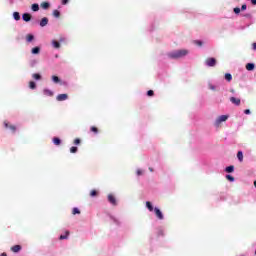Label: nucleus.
<instances>
[{"mask_svg": "<svg viewBox=\"0 0 256 256\" xmlns=\"http://www.w3.org/2000/svg\"><path fill=\"white\" fill-rule=\"evenodd\" d=\"M226 173H233V171H235V166L231 165L226 167L225 169Z\"/></svg>", "mask_w": 256, "mask_h": 256, "instance_id": "nucleus-16", "label": "nucleus"}, {"mask_svg": "<svg viewBox=\"0 0 256 256\" xmlns=\"http://www.w3.org/2000/svg\"><path fill=\"white\" fill-rule=\"evenodd\" d=\"M4 126L6 127V129H11V131H13V133H15V131H17V127H15V125H11L7 122H4Z\"/></svg>", "mask_w": 256, "mask_h": 256, "instance_id": "nucleus-7", "label": "nucleus"}, {"mask_svg": "<svg viewBox=\"0 0 256 256\" xmlns=\"http://www.w3.org/2000/svg\"><path fill=\"white\" fill-rule=\"evenodd\" d=\"M69 3V0H62V5H67Z\"/></svg>", "mask_w": 256, "mask_h": 256, "instance_id": "nucleus-41", "label": "nucleus"}, {"mask_svg": "<svg viewBox=\"0 0 256 256\" xmlns=\"http://www.w3.org/2000/svg\"><path fill=\"white\" fill-rule=\"evenodd\" d=\"M22 19H23V21H25L26 23H29V21H31V14H29V13H24V14L22 15Z\"/></svg>", "mask_w": 256, "mask_h": 256, "instance_id": "nucleus-8", "label": "nucleus"}, {"mask_svg": "<svg viewBox=\"0 0 256 256\" xmlns=\"http://www.w3.org/2000/svg\"><path fill=\"white\" fill-rule=\"evenodd\" d=\"M97 195H99V192H97V190H91L90 197H97Z\"/></svg>", "mask_w": 256, "mask_h": 256, "instance_id": "nucleus-23", "label": "nucleus"}, {"mask_svg": "<svg viewBox=\"0 0 256 256\" xmlns=\"http://www.w3.org/2000/svg\"><path fill=\"white\" fill-rule=\"evenodd\" d=\"M32 77H33V79H35L36 81H39V80L41 79V75H40V74H37V73L33 74Z\"/></svg>", "mask_w": 256, "mask_h": 256, "instance_id": "nucleus-28", "label": "nucleus"}, {"mask_svg": "<svg viewBox=\"0 0 256 256\" xmlns=\"http://www.w3.org/2000/svg\"><path fill=\"white\" fill-rule=\"evenodd\" d=\"M0 256H7V253H2Z\"/></svg>", "mask_w": 256, "mask_h": 256, "instance_id": "nucleus-45", "label": "nucleus"}, {"mask_svg": "<svg viewBox=\"0 0 256 256\" xmlns=\"http://www.w3.org/2000/svg\"><path fill=\"white\" fill-rule=\"evenodd\" d=\"M137 175H143V172L141 170H137Z\"/></svg>", "mask_w": 256, "mask_h": 256, "instance_id": "nucleus-43", "label": "nucleus"}, {"mask_svg": "<svg viewBox=\"0 0 256 256\" xmlns=\"http://www.w3.org/2000/svg\"><path fill=\"white\" fill-rule=\"evenodd\" d=\"M146 207L150 212L155 211V208H153V204H151V202L149 201L146 202Z\"/></svg>", "mask_w": 256, "mask_h": 256, "instance_id": "nucleus-14", "label": "nucleus"}, {"mask_svg": "<svg viewBox=\"0 0 256 256\" xmlns=\"http://www.w3.org/2000/svg\"><path fill=\"white\" fill-rule=\"evenodd\" d=\"M246 69L247 71H253V69H255V64L253 63L246 64Z\"/></svg>", "mask_w": 256, "mask_h": 256, "instance_id": "nucleus-15", "label": "nucleus"}, {"mask_svg": "<svg viewBox=\"0 0 256 256\" xmlns=\"http://www.w3.org/2000/svg\"><path fill=\"white\" fill-rule=\"evenodd\" d=\"M205 63L207 67H215V65H217V60L215 58H207Z\"/></svg>", "mask_w": 256, "mask_h": 256, "instance_id": "nucleus-3", "label": "nucleus"}, {"mask_svg": "<svg viewBox=\"0 0 256 256\" xmlns=\"http://www.w3.org/2000/svg\"><path fill=\"white\" fill-rule=\"evenodd\" d=\"M228 118H229L228 116H225V121H227Z\"/></svg>", "mask_w": 256, "mask_h": 256, "instance_id": "nucleus-47", "label": "nucleus"}, {"mask_svg": "<svg viewBox=\"0 0 256 256\" xmlns=\"http://www.w3.org/2000/svg\"><path fill=\"white\" fill-rule=\"evenodd\" d=\"M226 179L228 181H230L231 183H233V181H235V177H233L232 175H226Z\"/></svg>", "mask_w": 256, "mask_h": 256, "instance_id": "nucleus-26", "label": "nucleus"}, {"mask_svg": "<svg viewBox=\"0 0 256 256\" xmlns=\"http://www.w3.org/2000/svg\"><path fill=\"white\" fill-rule=\"evenodd\" d=\"M72 215H81V211L79 210V208H73Z\"/></svg>", "mask_w": 256, "mask_h": 256, "instance_id": "nucleus-21", "label": "nucleus"}, {"mask_svg": "<svg viewBox=\"0 0 256 256\" xmlns=\"http://www.w3.org/2000/svg\"><path fill=\"white\" fill-rule=\"evenodd\" d=\"M244 113H245V115H251V110L246 109V110H244Z\"/></svg>", "mask_w": 256, "mask_h": 256, "instance_id": "nucleus-40", "label": "nucleus"}, {"mask_svg": "<svg viewBox=\"0 0 256 256\" xmlns=\"http://www.w3.org/2000/svg\"><path fill=\"white\" fill-rule=\"evenodd\" d=\"M39 53H41V48H39V47L32 48L33 55H39Z\"/></svg>", "mask_w": 256, "mask_h": 256, "instance_id": "nucleus-12", "label": "nucleus"}, {"mask_svg": "<svg viewBox=\"0 0 256 256\" xmlns=\"http://www.w3.org/2000/svg\"><path fill=\"white\" fill-rule=\"evenodd\" d=\"M225 79H226V81H231V79H233V76L229 73H226L225 74Z\"/></svg>", "mask_w": 256, "mask_h": 256, "instance_id": "nucleus-29", "label": "nucleus"}, {"mask_svg": "<svg viewBox=\"0 0 256 256\" xmlns=\"http://www.w3.org/2000/svg\"><path fill=\"white\" fill-rule=\"evenodd\" d=\"M33 39H35V36H33V34H28V35L26 36V41H27L28 43H31V41H33Z\"/></svg>", "mask_w": 256, "mask_h": 256, "instance_id": "nucleus-20", "label": "nucleus"}, {"mask_svg": "<svg viewBox=\"0 0 256 256\" xmlns=\"http://www.w3.org/2000/svg\"><path fill=\"white\" fill-rule=\"evenodd\" d=\"M154 212H155L157 219H160V220L164 219L163 212H161V210L159 208H157V207L154 208Z\"/></svg>", "mask_w": 256, "mask_h": 256, "instance_id": "nucleus-5", "label": "nucleus"}, {"mask_svg": "<svg viewBox=\"0 0 256 256\" xmlns=\"http://www.w3.org/2000/svg\"><path fill=\"white\" fill-rule=\"evenodd\" d=\"M53 15H54V17L59 18V17H61V12H59V10H54Z\"/></svg>", "mask_w": 256, "mask_h": 256, "instance_id": "nucleus-25", "label": "nucleus"}, {"mask_svg": "<svg viewBox=\"0 0 256 256\" xmlns=\"http://www.w3.org/2000/svg\"><path fill=\"white\" fill-rule=\"evenodd\" d=\"M222 123H225V115H221L218 117L214 123L216 129H219V127H222Z\"/></svg>", "mask_w": 256, "mask_h": 256, "instance_id": "nucleus-2", "label": "nucleus"}, {"mask_svg": "<svg viewBox=\"0 0 256 256\" xmlns=\"http://www.w3.org/2000/svg\"><path fill=\"white\" fill-rule=\"evenodd\" d=\"M210 89L215 90V87L213 85H210Z\"/></svg>", "mask_w": 256, "mask_h": 256, "instance_id": "nucleus-44", "label": "nucleus"}, {"mask_svg": "<svg viewBox=\"0 0 256 256\" xmlns=\"http://www.w3.org/2000/svg\"><path fill=\"white\" fill-rule=\"evenodd\" d=\"M48 23H49V19L47 17H44L40 21V27H46V25H48Z\"/></svg>", "mask_w": 256, "mask_h": 256, "instance_id": "nucleus-9", "label": "nucleus"}, {"mask_svg": "<svg viewBox=\"0 0 256 256\" xmlns=\"http://www.w3.org/2000/svg\"><path fill=\"white\" fill-rule=\"evenodd\" d=\"M74 145H81V139L76 138L73 142Z\"/></svg>", "mask_w": 256, "mask_h": 256, "instance_id": "nucleus-36", "label": "nucleus"}, {"mask_svg": "<svg viewBox=\"0 0 256 256\" xmlns=\"http://www.w3.org/2000/svg\"><path fill=\"white\" fill-rule=\"evenodd\" d=\"M247 9V4H243L242 6H241V11H245Z\"/></svg>", "mask_w": 256, "mask_h": 256, "instance_id": "nucleus-39", "label": "nucleus"}, {"mask_svg": "<svg viewBox=\"0 0 256 256\" xmlns=\"http://www.w3.org/2000/svg\"><path fill=\"white\" fill-rule=\"evenodd\" d=\"M32 11H39V4H32Z\"/></svg>", "mask_w": 256, "mask_h": 256, "instance_id": "nucleus-30", "label": "nucleus"}, {"mask_svg": "<svg viewBox=\"0 0 256 256\" xmlns=\"http://www.w3.org/2000/svg\"><path fill=\"white\" fill-rule=\"evenodd\" d=\"M53 143H54V145H61V139H59L57 137H54L53 138Z\"/></svg>", "mask_w": 256, "mask_h": 256, "instance_id": "nucleus-22", "label": "nucleus"}, {"mask_svg": "<svg viewBox=\"0 0 256 256\" xmlns=\"http://www.w3.org/2000/svg\"><path fill=\"white\" fill-rule=\"evenodd\" d=\"M252 49H253L254 51H256V42H254V43L252 44Z\"/></svg>", "mask_w": 256, "mask_h": 256, "instance_id": "nucleus-42", "label": "nucleus"}, {"mask_svg": "<svg viewBox=\"0 0 256 256\" xmlns=\"http://www.w3.org/2000/svg\"><path fill=\"white\" fill-rule=\"evenodd\" d=\"M41 8H42V9H49V3H48V2H43V3L41 4Z\"/></svg>", "mask_w": 256, "mask_h": 256, "instance_id": "nucleus-27", "label": "nucleus"}, {"mask_svg": "<svg viewBox=\"0 0 256 256\" xmlns=\"http://www.w3.org/2000/svg\"><path fill=\"white\" fill-rule=\"evenodd\" d=\"M147 95H148V97H153V95H155V92L153 90H149L147 92Z\"/></svg>", "mask_w": 256, "mask_h": 256, "instance_id": "nucleus-37", "label": "nucleus"}, {"mask_svg": "<svg viewBox=\"0 0 256 256\" xmlns=\"http://www.w3.org/2000/svg\"><path fill=\"white\" fill-rule=\"evenodd\" d=\"M13 17H14L15 21H20L21 20V15L19 14V12H14Z\"/></svg>", "mask_w": 256, "mask_h": 256, "instance_id": "nucleus-19", "label": "nucleus"}, {"mask_svg": "<svg viewBox=\"0 0 256 256\" xmlns=\"http://www.w3.org/2000/svg\"><path fill=\"white\" fill-rule=\"evenodd\" d=\"M108 201L111 205L117 206V198L113 194L108 195Z\"/></svg>", "mask_w": 256, "mask_h": 256, "instance_id": "nucleus-4", "label": "nucleus"}, {"mask_svg": "<svg viewBox=\"0 0 256 256\" xmlns=\"http://www.w3.org/2000/svg\"><path fill=\"white\" fill-rule=\"evenodd\" d=\"M11 251L13 253H19V251H21V245H14L11 247Z\"/></svg>", "mask_w": 256, "mask_h": 256, "instance_id": "nucleus-11", "label": "nucleus"}, {"mask_svg": "<svg viewBox=\"0 0 256 256\" xmlns=\"http://www.w3.org/2000/svg\"><path fill=\"white\" fill-rule=\"evenodd\" d=\"M68 99H69V95H67V94H59L56 97L57 101H67Z\"/></svg>", "mask_w": 256, "mask_h": 256, "instance_id": "nucleus-6", "label": "nucleus"}, {"mask_svg": "<svg viewBox=\"0 0 256 256\" xmlns=\"http://www.w3.org/2000/svg\"><path fill=\"white\" fill-rule=\"evenodd\" d=\"M231 103H233L234 105H241V99L239 98H235V97H231L230 98Z\"/></svg>", "mask_w": 256, "mask_h": 256, "instance_id": "nucleus-10", "label": "nucleus"}, {"mask_svg": "<svg viewBox=\"0 0 256 256\" xmlns=\"http://www.w3.org/2000/svg\"><path fill=\"white\" fill-rule=\"evenodd\" d=\"M78 150H79V149L77 148V146H72V147L70 148V153H77Z\"/></svg>", "mask_w": 256, "mask_h": 256, "instance_id": "nucleus-32", "label": "nucleus"}, {"mask_svg": "<svg viewBox=\"0 0 256 256\" xmlns=\"http://www.w3.org/2000/svg\"><path fill=\"white\" fill-rule=\"evenodd\" d=\"M234 13L236 15H239L241 13V8H239V7L234 8Z\"/></svg>", "mask_w": 256, "mask_h": 256, "instance_id": "nucleus-35", "label": "nucleus"}, {"mask_svg": "<svg viewBox=\"0 0 256 256\" xmlns=\"http://www.w3.org/2000/svg\"><path fill=\"white\" fill-rule=\"evenodd\" d=\"M149 171H151L153 173V168H149Z\"/></svg>", "mask_w": 256, "mask_h": 256, "instance_id": "nucleus-46", "label": "nucleus"}, {"mask_svg": "<svg viewBox=\"0 0 256 256\" xmlns=\"http://www.w3.org/2000/svg\"><path fill=\"white\" fill-rule=\"evenodd\" d=\"M44 95H46L47 97H53V91L49 90V89H44L43 91Z\"/></svg>", "mask_w": 256, "mask_h": 256, "instance_id": "nucleus-13", "label": "nucleus"}, {"mask_svg": "<svg viewBox=\"0 0 256 256\" xmlns=\"http://www.w3.org/2000/svg\"><path fill=\"white\" fill-rule=\"evenodd\" d=\"M188 53H189V51H187V50H177V51L170 53L169 57L171 59H181V57H185V55H187Z\"/></svg>", "mask_w": 256, "mask_h": 256, "instance_id": "nucleus-1", "label": "nucleus"}, {"mask_svg": "<svg viewBox=\"0 0 256 256\" xmlns=\"http://www.w3.org/2000/svg\"><path fill=\"white\" fill-rule=\"evenodd\" d=\"M52 45H53L54 49H59L61 47V44L59 42H57V40H53Z\"/></svg>", "mask_w": 256, "mask_h": 256, "instance_id": "nucleus-18", "label": "nucleus"}, {"mask_svg": "<svg viewBox=\"0 0 256 256\" xmlns=\"http://www.w3.org/2000/svg\"><path fill=\"white\" fill-rule=\"evenodd\" d=\"M195 45H198L199 47H201L203 45V42H201V40H196Z\"/></svg>", "mask_w": 256, "mask_h": 256, "instance_id": "nucleus-38", "label": "nucleus"}, {"mask_svg": "<svg viewBox=\"0 0 256 256\" xmlns=\"http://www.w3.org/2000/svg\"><path fill=\"white\" fill-rule=\"evenodd\" d=\"M52 81L54 83H60L61 80L57 76H52Z\"/></svg>", "mask_w": 256, "mask_h": 256, "instance_id": "nucleus-34", "label": "nucleus"}, {"mask_svg": "<svg viewBox=\"0 0 256 256\" xmlns=\"http://www.w3.org/2000/svg\"><path fill=\"white\" fill-rule=\"evenodd\" d=\"M90 131H92V133H99V129H97V127H95V126H92L91 128H90Z\"/></svg>", "mask_w": 256, "mask_h": 256, "instance_id": "nucleus-33", "label": "nucleus"}, {"mask_svg": "<svg viewBox=\"0 0 256 256\" xmlns=\"http://www.w3.org/2000/svg\"><path fill=\"white\" fill-rule=\"evenodd\" d=\"M29 87H30V89H36L37 84H35L34 81H31V82L29 83Z\"/></svg>", "mask_w": 256, "mask_h": 256, "instance_id": "nucleus-31", "label": "nucleus"}, {"mask_svg": "<svg viewBox=\"0 0 256 256\" xmlns=\"http://www.w3.org/2000/svg\"><path fill=\"white\" fill-rule=\"evenodd\" d=\"M237 159L240 161V163H243V152L242 151H238Z\"/></svg>", "mask_w": 256, "mask_h": 256, "instance_id": "nucleus-17", "label": "nucleus"}, {"mask_svg": "<svg viewBox=\"0 0 256 256\" xmlns=\"http://www.w3.org/2000/svg\"><path fill=\"white\" fill-rule=\"evenodd\" d=\"M69 237V231L65 232V235H60V240L63 241V239H67Z\"/></svg>", "mask_w": 256, "mask_h": 256, "instance_id": "nucleus-24", "label": "nucleus"}]
</instances>
